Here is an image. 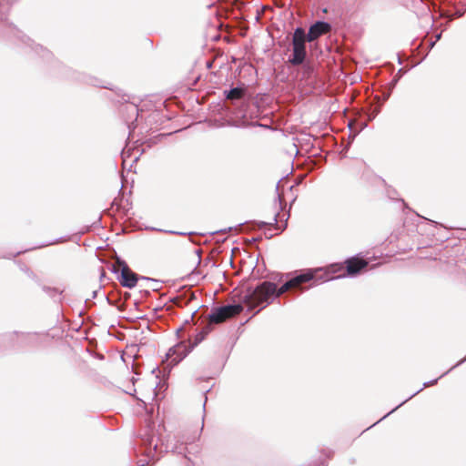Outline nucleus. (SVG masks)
Returning <instances> with one entry per match:
<instances>
[{
  "label": "nucleus",
  "mask_w": 466,
  "mask_h": 466,
  "mask_svg": "<svg viewBox=\"0 0 466 466\" xmlns=\"http://www.w3.org/2000/svg\"><path fill=\"white\" fill-rule=\"evenodd\" d=\"M300 66H302V68H301L302 79L310 78L311 76L313 75V71H314L313 66L306 61L303 64H301Z\"/></svg>",
  "instance_id": "15"
},
{
  "label": "nucleus",
  "mask_w": 466,
  "mask_h": 466,
  "mask_svg": "<svg viewBox=\"0 0 466 466\" xmlns=\"http://www.w3.org/2000/svg\"><path fill=\"white\" fill-rule=\"evenodd\" d=\"M431 223H434V224H436V225H438V223H437V222H435L434 220H431Z\"/></svg>",
  "instance_id": "34"
},
{
  "label": "nucleus",
  "mask_w": 466,
  "mask_h": 466,
  "mask_svg": "<svg viewBox=\"0 0 466 466\" xmlns=\"http://www.w3.org/2000/svg\"><path fill=\"white\" fill-rule=\"evenodd\" d=\"M211 330V326L208 324L207 325L206 327H204L197 335H196V338H195V342L193 344H191V346L196 347L198 344H199L202 340H204V339L206 338V336L210 332Z\"/></svg>",
  "instance_id": "14"
},
{
  "label": "nucleus",
  "mask_w": 466,
  "mask_h": 466,
  "mask_svg": "<svg viewBox=\"0 0 466 466\" xmlns=\"http://www.w3.org/2000/svg\"><path fill=\"white\" fill-rule=\"evenodd\" d=\"M196 314H197V311H194V312L191 314V318H192V319H194V318H195V316H196Z\"/></svg>",
  "instance_id": "28"
},
{
  "label": "nucleus",
  "mask_w": 466,
  "mask_h": 466,
  "mask_svg": "<svg viewBox=\"0 0 466 466\" xmlns=\"http://www.w3.org/2000/svg\"><path fill=\"white\" fill-rule=\"evenodd\" d=\"M35 52L41 53L42 56L47 57L48 52L41 46H35Z\"/></svg>",
  "instance_id": "17"
},
{
  "label": "nucleus",
  "mask_w": 466,
  "mask_h": 466,
  "mask_svg": "<svg viewBox=\"0 0 466 466\" xmlns=\"http://www.w3.org/2000/svg\"><path fill=\"white\" fill-rule=\"evenodd\" d=\"M193 440H189V439H187V440H182V441H177V443L175 444L173 447H171L170 451L172 452H175V453H177V454H185L186 451H187V443H190L192 442Z\"/></svg>",
  "instance_id": "12"
},
{
  "label": "nucleus",
  "mask_w": 466,
  "mask_h": 466,
  "mask_svg": "<svg viewBox=\"0 0 466 466\" xmlns=\"http://www.w3.org/2000/svg\"><path fill=\"white\" fill-rule=\"evenodd\" d=\"M242 310L243 306L239 303L223 305L213 309L208 319L211 324H218L238 315Z\"/></svg>",
  "instance_id": "5"
},
{
  "label": "nucleus",
  "mask_w": 466,
  "mask_h": 466,
  "mask_svg": "<svg viewBox=\"0 0 466 466\" xmlns=\"http://www.w3.org/2000/svg\"><path fill=\"white\" fill-rule=\"evenodd\" d=\"M267 223L266 222H259L260 227H264Z\"/></svg>",
  "instance_id": "27"
},
{
  "label": "nucleus",
  "mask_w": 466,
  "mask_h": 466,
  "mask_svg": "<svg viewBox=\"0 0 466 466\" xmlns=\"http://www.w3.org/2000/svg\"><path fill=\"white\" fill-rule=\"evenodd\" d=\"M139 448L136 449L137 455L141 454L144 459L138 461L137 466H145L150 461L158 460V454L161 452L158 441L159 438L157 436L155 425L147 423L143 427L138 433Z\"/></svg>",
  "instance_id": "2"
},
{
  "label": "nucleus",
  "mask_w": 466,
  "mask_h": 466,
  "mask_svg": "<svg viewBox=\"0 0 466 466\" xmlns=\"http://www.w3.org/2000/svg\"><path fill=\"white\" fill-rule=\"evenodd\" d=\"M121 112L123 114L127 113L128 115V116L126 118V122L127 123L130 134L131 131L136 127V126H134V122L137 121L138 116V107L135 103L126 104L122 106Z\"/></svg>",
  "instance_id": "10"
},
{
  "label": "nucleus",
  "mask_w": 466,
  "mask_h": 466,
  "mask_svg": "<svg viewBox=\"0 0 466 466\" xmlns=\"http://www.w3.org/2000/svg\"><path fill=\"white\" fill-rule=\"evenodd\" d=\"M379 112H380V108H375L374 111L372 112V114L370 115L369 119L372 120L373 118H375V116L378 115Z\"/></svg>",
  "instance_id": "22"
},
{
  "label": "nucleus",
  "mask_w": 466,
  "mask_h": 466,
  "mask_svg": "<svg viewBox=\"0 0 466 466\" xmlns=\"http://www.w3.org/2000/svg\"><path fill=\"white\" fill-rule=\"evenodd\" d=\"M15 0H0V21H4L8 14L10 5Z\"/></svg>",
  "instance_id": "13"
},
{
  "label": "nucleus",
  "mask_w": 466,
  "mask_h": 466,
  "mask_svg": "<svg viewBox=\"0 0 466 466\" xmlns=\"http://www.w3.org/2000/svg\"><path fill=\"white\" fill-rule=\"evenodd\" d=\"M142 279L147 281H151V282L155 283L152 288H153V289H157V286L158 285V282L157 280L150 279V278H146V277H143Z\"/></svg>",
  "instance_id": "21"
},
{
  "label": "nucleus",
  "mask_w": 466,
  "mask_h": 466,
  "mask_svg": "<svg viewBox=\"0 0 466 466\" xmlns=\"http://www.w3.org/2000/svg\"><path fill=\"white\" fill-rule=\"evenodd\" d=\"M23 41L26 44H28L27 42H31L30 38L26 37V41L25 39H23Z\"/></svg>",
  "instance_id": "26"
},
{
  "label": "nucleus",
  "mask_w": 466,
  "mask_h": 466,
  "mask_svg": "<svg viewBox=\"0 0 466 466\" xmlns=\"http://www.w3.org/2000/svg\"><path fill=\"white\" fill-rule=\"evenodd\" d=\"M438 380L439 379H435V380H432L431 381H428V382H424L423 383V386L422 388H420V390H418L416 392H414L412 395H410L408 399H406L405 400H403L400 404H399L397 407H395L394 409H392L390 412H388L385 416H383L380 420H378L376 423H374L373 425H376L378 422H380L381 420L385 419L387 416H389L390 414H391L392 412H394L397 409H399L401 405H403L404 403H406L408 400H410L411 398H413L415 395H417L418 393H420L423 389L427 388V387H430V386H432V385H435L437 382H438Z\"/></svg>",
  "instance_id": "11"
},
{
  "label": "nucleus",
  "mask_w": 466,
  "mask_h": 466,
  "mask_svg": "<svg viewBox=\"0 0 466 466\" xmlns=\"http://www.w3.org/2000/svg\"><path fill=\"white\" fill-rule=\"evenodd\" d=\"M340 264H332L326 268H310L299 273L295 272L285 281L279 288L275 283L263 281L254 289L250 290L246 296L244 302L249 310H253L257 307H260L258 312L271 303L276 298L286 292H303L305 289L303 284L309 281H329L331 279L345 277Z\"/></svg>",
  "instance_id": "1"
},
{
  "label": "nucleus",
  "mask_w": 466,
  "mask_h": 466,
  "mask_svg": "<svg viewBox=\"0 0 466 466\" xmlns=\"http://www.w3.org/2000/svg\"><path fill=\"white\" fill-rule=\"evenodd\" d=\"M464 361H466V357L463 358L462 360H461L460 361H458L454 366H452L448 371L444 372L443 374H441L440 376V378H442L443 376H445L446 374L449 373V371H451V370H453L454 368L460 366L461 364H462Z\"/></svg>",
  "instance_id": "18"
},
{
  "label": "nucleus",
  "mask_w": 466,
  "mask_h": 466,
  "mask_svg": "<svg viewBox=\"0 0 466 466\" xmlns=\"http://www.w3.org/2000/svg\"><path fill=\"white\" fill-rule=\"evenodd\" d=\"M277 216H278V214H276V215L274 216V221H275V223H277Z\"/></svg>",
  "instance_id": "30"
},
{
  "label": "nucleus",
  "mask_w": 466,
  "mask_h": 466,
  "mask_svg": "<svg viewBox=\"0 0 466 466\" xmlns=\"http://www.w3.org/2000/svg\"><path fill=\"white\" fill-rule=\"evenodd\" d=\"M332 29L331 25L329 22L318 20L313 23L309 28L308 33L306 32V35L308 36L309 43L310 44V47L313 46V43L317 41L322 35L329 34Z\"/></svg>",
  "instance_id": "6"
},
{
  "label": "nucleus",
  "mask_w": 466,
  "mask_h": 466,
  "mask_svg": "<svg viewBox=\"0 0 466 466\" xmlns=\"http://www.w3.org/2000/svg\"><path fill=\"white\" fill-rule=\"evenodd\" d=\"M96 293H97V291H96V290L93 291V298H96Z\"/></svg>",
  "instance_id": "29"
},
{
  "label": "nucleus",
  "mask_w": 466,
  "mask_h": 466,
  "mask_svg": "<svg viewBox=\"0 0 466 466\" xmlns=\"http://www.w3.org/2000/svg\"><path fill=\"white\" fill-rule=\"evenodd\" d=\"M169 233H171V234H179V235H184V233L176 232V231H169Z\"/></svg>",
  "instance_id": "25"
},
{
  "label": "nucleus",
  "mask_w": 466,
  "mask_h": 466,
  "mask_svg": "<svg viewBox=\"0 0 466 466\" xmlns=\"http://www.w3.org/2000/svg\"><path fill=\"white\" fill-rule=\"evenodd\" d=\"M389 96H390L389 94H388V95H386L384 99H385V100H386V99H388V98H389Z\"/></svg>",
  "instance_id": "33"
},
{
  "label": "nucleus",
  "mask_w": 466,
  "mask_h": 466,
  "mask_svg": "<svg viewBox=\"0 0 466 466\" xmlns=\"http://www.w3.org/2000/svg\"><path fill=\"white\" fill-rule=\"evenodd\" d=\"M441 33L435 35V40L430 43L431 49L435 46L436 42H438L441 39Z\"/></svg>",
  "instance_id": "20"
},
{
  "label": "nucleus",
  "mask_w": 466,
  "mask_h": 466,
  "mask_svg": "<svg viewBox=\"0 0 466 466\" xmlns=\"http://www.w3.org/2000/svg\"><path fill=\"white\" fill-rule=\"evenodd\" d=\"M307 43H309V39L305 29L301 26L296 27L291 38V54L288 58L289 65L299 66L307 60Z\"/></svg>",
  "instance_id": "4"
},
{
  "label": "nucleus",
  "mask_w": 466,
  "mask_h": 466,
  "mask_svg": "<svg viewBox=\"0 0 466 466\" xmlns=\"http://www.w3.org/2000/svg\"><path fill=\"white\" fill-rule=\"evenodd\" d=\"M396 83H397V79L393 80L392 86H395Z\"/></svg>",
  "instance_id": "32"
},
{
  "label": "nucleus",
  "mask_w": 466,
  "mask_h": 466,
  "mask_svg": "<svg viewBox=\"0 0 466 466\" xmlns=\"http://www.w3.org/2000/svg\"><path fill=\"white\" fill-rule=\"evenodd\" d=\"M193 346L189 343L187 345L185 341H180L168 350L167 357L171 359L173 364H177L181 361L191 350Z\"/></svg>",
  "instance_id": "7"
},
{
  "label": "nucleus",
  "mask_w": 466,
  "mask_h": 466,
  "mask_svg": "<svg viewBox=\"0 0 466 466\" xmlns=\"http://www.w3.org/2000/svg\"><path fill=\"white\" fill-rule=\"evenodd\" d=\"M347 276L354 277L368 267V261L359 258L352 257L345 261Z\"/></svg>",
  "instance_id": "9"
},
{
  "label": "nucleus",
  "mask_w": 466,
  "mask_h": 466,
  "mask_svg": "<svg viewBox=\"0 0 466 466\" xmlns=\"http://www.w3.org/2000/svg\"><path fill=\"white\" fill-rule=\"evenodd\" d=\"M232 229V227H229L228 228L221 229L218 232L226 233L227 231H230Z\"/></svg>",
  "instance_id": "23"
},
{
  "label": "nucleus",
  "mask_w": 466,
  "mask_h": 466,
  "mask_svg": "<svg viewBox=\"0 0 466 466\" xmlns=\"http://www.w3.org/2000/svg\"><path fill=\"white\" fill-rule=\"evenodd\" d=\"M44 291L48 294L51 298H55L56 295L60 296L62 291H58L56 288L43 287Z\"/></svg>",
  "instance_id": "16"
},
{
  "label": "nucleus",
  "mask_w": 466,
  "mask_h": 466,
  "mask_svg": "<svg viewBox=\"0 0 466 466\" xmlns=\"http://www.w3.org/2000/svg\"><path fill=\"white\" fill-rule=\"evenodd\" d=\"M118 280L123 287L133 289L137 285L138 276L133 272L124 261H122Z\"/></svg>",
  "instance_id": "8"
},
{
  "label": "nucleus",
  "mask_w": 466,
  "mask_h": 466,
  "mask_svg": "<svg viewBox=\"0 0 466 466\" xmlns=\"http://www.w3.org/2000/svg\"><path fill=\"white\" fill-rule=\"evenodd\" d=\"M278 198H279V205L281 206L282 205V199H281V197L279 194H278Z\"/></svg>",
  "instance_id": "24"
},
{
  "label": "nucleus",
  "mask_w": 466,
  "mask_h": 466,
  "mask_svg": "<svg viewBox=\"0 0 466 466\" xmlns=\"http://www.w3.org/2000/svg\"><path fill=\"white\" fill-rule=\"evenodd\" d=\"M169 448H170V447H169V445H167V446H166V451H169Z\"/></svg>",
  "instance_id": "31"
},
{
  "label": "nucleus",
  "mask_w": 466,
  "mask_h": 466,
  "mask_svg": "<svg viewBox=\"0 0 466 466\" xmlns=\"http://www.w3.org/2000/svg\"><path fill=\"white\" fill-rule=\"evenodd\" d=\"M464 361H466V357L463 358L462 360H461L460 361H458L454 366H452L448 371L444 372L443 374H441L440 376V378H442L443 376H445L446 374L449 373V371H451V370H453L454 368L460 366L461 364H462Z\"/></svg>",
  "instance_id": "19"
},
{
  "label": "nucleus",
  "mask_w": 466,
  "mask_h": 466,
  "mask_svg": "<svg viewBox=\"0 0 466 466\" xmlns=\"http://www.w3.org/2000/svg\"><path fill=\"white\" fill-rule=\"evenodd\" d=\"M227 106L231 115L243 123L248 122L249 101L247 97L246 88L243 86L231 87L224 91Z\"/></svg>",
  "instance_id": "3"
}]
</instances>
